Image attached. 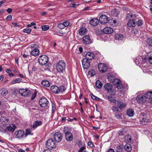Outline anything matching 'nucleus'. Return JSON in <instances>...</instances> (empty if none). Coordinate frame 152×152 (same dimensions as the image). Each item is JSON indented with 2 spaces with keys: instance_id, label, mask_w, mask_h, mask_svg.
<instances>
[{
  "instance_id": "1",
  "label": "nucleus",
  "mask_w": 152,
  "mask_h": 152,
  "mask_svg": "<svg viewBox=\"0 0 152 152\" xmlns=\"http://www.w3.org/2000/svg\"><path fill=\"white\" fill-rule=\"evenodd\" d=\"M39 46L38 44L36 43L31 44L29 47L31 49V54L34 56H38L39 53V51L38 49Z\"/></svg>"
},
{
  "instance_id": "2",
  "label": "nucleus",
  "mask_w": 152,
  "mask_h": 152,
  "mask_svg": "<svg viewBox=\"0 0 152 152\" xmlns=\"http://www.w3.org/2000/svg\"><path fill=\"white\" fill-rule=\"evenodd\" d=\"M66 89V88L63 86H60L59 87L56 86H53L50 87V89L51 91L56 94L64 92Z\"/></svg>"
},
{
  "instance_id": "3",
  "label": "nucleus",
  "mask_w": 152,
  "mask_h": 152,
  "mask_svg": "<svg viewBox=\"0 0 152 152\" xmlns=\"http://www.w3.org/2000/svg\"><path fill=\"white\" fill-rule=\"evenodd\" d=\"M56 68L58 72H63L66 68L65 62L62 60L59 61L56 65Z\"/></svg>"
},
{
  "instance_id": "4",
  "label": "nucleus",
  "mask_w": 152,
  "mask_h": 152,
  "mask_svg": "<svg viewBox=\"0 0 152 152\" xmlns=\"http://www.w3.org/2000/svg\"><path fill=\"white\" fill-rule=\"evenodd\" d=\"M114 85L120 91L122 92L125 89L128 88V86L127 85H122L121 81L118 79H117L115 80V83Z\"/></svg>"
},
{
  "instance_id": "5",
  "label": "nucleus",
  "mask_w": 152,
  "mask_h": 152,
  "mask_svg": "<svg viewBox=\"0 0 152 152\" xmlns=\"http://www.w3.org/2000/svg\"><path fill=\"white\" fill-rule=\"evenodd\" d=\"M16 128V127L15 125L11 124L7 127L5 126H3V127H0V130L4 133L6 132L7 131L13 132H14Z\"/></svg>"
},
{
  "instance_id": "6",
  "label": "nucleus",
  "mask_w": 152,
  "mask_h": 152,
  "mask_svg": "<svg viewBox=\"0 0 152 152\" xmlns=\"http://www.w3.org/2000/svg\"><path fill=\"white\" fill-rule=\"evenodd\" d=\"M134 16H133L131 13L128 14L127 17V19H129V20L128 23L127 25L130 27H133L135 26L136 23L135 20L134 19Z\"/></svg>"
},
{
  "instance_id": "7",
  "label": "nucleus",
  "mask_w": 152,
  "mask_h": 152,
  "mask_svg": "<svg viewBox=\"0 0 152 152\" xmlns=\"http://www.w3.org/2000/svg\"><path fill=\"white\" fill-rule=\"evenodd\" d=\"M67 129L68 128L66 127H64V129L65 139L67 141H71L73 140V136L71 132L67 130Z\"/></svg>"
},
{
  "instance_id": "8",
  "label": "nucleus",
  "mask_w": 152,
  "mask_h": 152,
  "mask_svg": "<svg viewBox=\"0 0 152 152\" xmlns=\"http://www.w3.org/2000/svg\"><path fill=\"white\" fill-rule=\"evenodd\" d=\"M14 135L15 138L20 139L26 137L25 132L22 130L16 131L15 132Z\"/></svg>"
},
{
  "instance_id": "9",
  "label": "nucleus",
  "mask_w": 152,
  "mask_h": 152,
  "mask_svg": "<svg viewBox=\"0 0 152 152\" xmlns=\"http://www.w3.org/2000/svg\"><path fill=\"white\" fill-rule=\"evenodd\" d=\"M48 61V57L46 55H43L40 56L38 59L39 64L41 65H44L46 64Z\"/></svg>"
},
{
  "instance_id": "10",
  "label": "nucleus",
  "mask_w": 152,
  "mask_h": 152,
  "mask_svg": "<svg viewBox=\"0 0 152 152\" xmlns=\"http://www.w3.org/2000/svg\"><path fill=\"white\" fill-rule=\"evenodd\" d=\"M104 87L105 89L109 93H110L111 94L114 95L115 94V91L112 89V86L110 83L105 84Z\"/></svg>"
},
{
  "instance_id": "11",
  "label": "nucleus",
  "mask_w": 152,
  "mask_h": 152,
  "mask_svg": "<svg viewBox=\"0 0 152 152\" xmlns=\"http://www.w3.org/2000/svg\"><path fill=\"white\" fill-rule=\"evenodd\" d=\"M46 146L49 149L53 148L56 146L55 142L52 139H48L46 142Z\"/></svg>"
},
{
  "instance_id": "12",
  "label": "nucleus",
  "mask_w": 152,
  "mask_h": 152,
  "mask_svg": "<svg viewBox=\"0 0 152 152\" xmlns=\"http://www.w3.org/2000/svg\"><path fill=\"white\" fill-rule=\"evenodd\" d=\"M48 102L45 98H41L39 101V104L40 106L45 107L47 106Z\"/></svg>"
},
{
  "instance_id": "13",
  "label": "nucleus",
  "mask_w": 152,
  "mask_h": 152,
  "mask_svg": "<svg viewBox=\"0 0 152 152\" xmlns=\"http://www.w3.org/2000/svg\"><path fill=\"white\" fill-rule=\"evenodd\" d=\"M19 92L21 95L24 96H28L30 93V91L27 89H20Z\"/></svg>"
},
{
  "instance_id": "14",
  "label": "nucleus",
  "mask_w": 152,
  "mask_h": 152,
  "mask_svg": "<svg viewBox=\"0 0 152 152\" xmlns=\"http://www.w3.org/2000/svg\"><path fill=\"white\" fill-rule=\"evenodd\" d=\"M98 67L99 71L102 73L105 72L107 69V66L103 63L99 64Z\"/></svg>"
},
{
  "instance_id": "15",
  "label": "nucleus",
  "mask_w": 152,
  "mask_h": 152,
  "mask_svg": "<svg viewBox=\"0 0 152 152\" xmlns=\"http://www.w3.org/2000/svg\"><path fill=\"white\" fill-rule=\"evenodd\" d=\"M83 42L85 45L88 44L92 42V40L90 37L88 35L84 36L82 38Z\"/></svg>"
},
{
  "instance_id": "16",
  "label": "nucleus",
  "mask_w": 152,
  "mask_h": 152,
  "mask_svg": "<svg viewBox=\"0 0 152 152\" xmlns=\"http://www.w3.org/2000/svg\"><path fill=\"white\" fill-rule=\"evenodd\" d=\"M99 20L101 24H104L107 23L108 22L109 19L107 16L102 15L99 18Z\"/></svg>"
},
{
  "instance_id": "17",
  "label": "nucleus",
  "mask_w": 152,
  "mask_h": 152,
  "mask_svg": "<svg viewBox=\"0 0 152 152\" xmlns=\"http://www.w3.org/2000/svg\"><path fill=\"white\" fill-rule=\"evenodd\" d=\"M62 138V134L59 132H56L54 135V139L55 140L56 142H59L60 141Z\"/></svg>"
},
{
  "instance_id": "18",
  "label": "nucleus",
  "mask_w": 152,
  "mask_h": 152,
  "mask_svg": "<svg viewBox=\"0 0 152 152\" xmlns=\"http://www.w3.org/2000/svg\"><path fill=\"white\" fill-rule=\"evenodd\" d=\"M82 65L84 69H87L90 67V62L87 59L84 58L83 60Z\"/></svg>"
},
{
  "instance_id": "19",
  "label": "nucleus",
  "mask_w": 152,
  "mask_h": 152,
  "mask_svg": "<svg viewBox=\"0 0 152 152\" xmlns=\"http://www.w3.org/2000/svg\"><path fill=\"white\" fill-rule=\"evenodd\" d=\"M136 99L137 101L140 103H145L146 100V97L142 95H139L136 98Z\"/></svg>"
},
{
  "instance_id": "20",
  "label": "nucleus",
  "mask_w": 152,
  "mask_h": 152,
  "mask_svg": "<svg viewBox=\"0 0 152 152\" xmlns=\"http://www.w3.org/2000/svg\"><path fill=\"white\" fill-rule=\"evenodd\" d=\"M42 122L40 121H36L33 123V124L31 126V129L34 130L37 127L42 124Z\"/></svg>"
},
{
  "instance_id": "21",
  "label": "nucleus",
  "mask_w": 152,
  "mask_h": 152,
  "mask_svg": "<svg viewBox=\"0 0 152 152\" xmlns=\"http://www.w3.org/2000/svg\"><path fill=\"white\" fill-rule=\"evenodd\" d=\"M85 56V58L89 60L94 58L95 57V55L93 52H88L86 54Z\"/></svg>"
},
{
  "instance_id": "22",
  "label": "nucleus",
  "mask_w": 152,
  "mask_h": 152,
  "mask_svg": "<svg viewBox=\"0 0 152 152\" xmlns=\"http://www.w3.org/2000/svg\"><path fill=\"white\" fill-rule=\"evenodd\" d=\"M89 23L91 25L95 26L99 24V20L96 18H93L90 20Z\"/></svg>"
},
{
  "instance_id": "23",
  "label": "nucleus",
  "mask_w": 152,
  "mask_h": 152,
  "mask_svg": "<svg viewBox=\"0 0 152 152\" xmlns=\"http://www.w3.org/2000/svg\"><path fill=\"white\" fill-rule=\"evenodd\" d=\"M113 31V30L111 28L109 27H106L103 30V32L106 34H110Z\"/></svg>"
},
{
  "instance_id": "24",
  "label": "nucleus",
  "mask_w": 152,
  "mask_h": 152,
  "mask_svg": "<svg viewBox=\"0 0 152 152\" xmlns=\"http://www.w3.org/2000/svg\"><path fill=\"white\" fill-rule=\"evenodd\" d=\"M87 29L86 28L84 27H83L80 28L79 30V33L80 35H84L86 32Z\"/></svg>"
},
{
  "instance_id": "25",
  "label": "nucleus",
  "mask_w": 152,
  "mask_h": 152,
  "mask_svg": "<svg viewBox=\"0 0 152 152\" xmlns=\"http://www.w3.org/2000/svg\"><path fill=\"white\" fill-rule=\"evenodd\" d=\"M117 105L118 106L119 108L121 109H124L126 106L125 103H123L120 101H118L117 103Z\"/></svg>"
},
{
  "instance_id": "26",
  "label": "nucleus",
  "mask_w": 152,
  "mask_h": 152,
  "mask_svg": "<svg viewBox=\"0 0 152 152\" xmlns=\"http://www.w3.org/2000/svg\"><path fill=\"white\" fill-rule=\"evenodd\" d=\"M115 38L116 40H122L124 39V36L121 34H117L115 35Z\"/></svg>"
},
{
  "instance_id": "27",
  "label": "nucleus",
  "mask_w": 152,
  "mask_h": 152,
  "mask_svg": "<svg viewBox=\"0 0 152 152\" xmlns=\"http://www.w3.org/2000/svg\"><path fill=\"white\" fill-rule=\"evenodd\" d=\"M42 85L45 87H49L50 86V83L47 80H44L41 82Z\"/></svg>"
},
{
  "instance_id": "28",
  "label": "nucleus",
  "mask_w": 152,
  "mask_h": 152,
  "mask_svg": "<svg viewBox=\"0 0 152 152\" xmlns=\"http://www.w3.org/2000/svg\"><path fill=\"white\" fill-rule=\"evenodd\" d=\"M0 93L1 95L6 96L8 93V91L6 88H3L1 90Z\"/></svg>"
},
{
  "instance_id": "29",
  "label": "nucleus",
  "mask_w": 152,
  "mask_h": 152,
  "mask_svg": "<svg viewBox=\"0 0 152 152\" xmlns=\"http://www.w3.org/2000/svg\"><path fill=\"white\" fill-rule=\"evenodd\" d=\"M107 78L108 80L110 82L113 83L114 85L115 83V80L117 79H115L113 76L110 75L108 76Z\"/></svg>"
},
{
  "instance_id": "30",
  "label": "nucleus",
  "mask_w": 152,
  "mask_h": 152,
  "mask_svg": "<svg viewBox=\"0 0 152 152\" xmlns=\"http://www.w3.org/2000/svg\"><path fill=\"white\" fill-rule=\"evenodd\" d=\"M127 115L130 117H132L134 115V110L132 109L128 110L127 111Z\"/></svg>"
},
{
  "instance_id": "31",
  "label": "nucleus",
  "mask_w": 152,
  "mask_h": 152,
  "mask_svg": "<svg viewBox=\"0 0 152 152\" xmlns=\"http://www.w3.org/2000/svg\"><path fill=\"white\" fill-rule=\"evenodd\" d=\"M22 79L20 78H18L10 82L11 85L17 83H19L22 81Z\"/></svg>"
},
{
  "instance_id": "32",
  "label": "nucleus",
  "mask_w": 152,
  "mask_h": 152,
  "mask_svg": "<svg viewBox=\"0 0 152 152\" xmlns=\"http://www.w3.org/2000/svg\"><path fill=\"white\" fill-rule=\"evenodd\" d=\"M107 98L110 101L115 104V105H117V103L118 101H116L114 99V98L109 96H107Z\"/></svg>"
},
{
  "instance_id": "33",
  "label": "nucleus",
  "mask_w": 152,
  "mask_h": 152,
  "mask_svg": "<svg viewBox=\"0 0 152 152\" xmlns=\"http://www.w3.org/2000/svg\"><path fill=\"white\" fill-rule=\"evenodd\" d=\"M145 96L146 99H151L152 98V91L148 92L145 93Z\"/></svg>"
},
{
  "instance_id": "34",
  "label": "nucleus",
  "mask_w": 152,
  "mask_h": 152,
  "mask_svg": "<svg viewBox=\"0 0 152 152\" xmlns=\"http://www.w3.org/2000/svg\"><path fill=\"white\" fill-rule=\"evenodd\" d=\"M2 124L3 125L8 124L9 123V119L6 117H3L2 119Z\"/></svg>"
},
{
  "instance_id": "35",
  "label": "nucleus",
  "mask_w": 152,
  "mask_h": 152,
  "mask_svg": "<svg viewBox=\"0 0 152 152\" xmlns=\"http://www.w3.org/2000/svg\"><path fill=\"white\" fill-rule=\"evenodd\" d=\"M125 149L127 152H130L132 150L131 145L128 143L126 144L124 146Z\"/></svg>"
},
{
  "instance_id": "36",
  "label": "nucleus",
  "mask_w": 152,
  "mask_h": 152,
  "mask_svg": "<svg viewBox=\"0 0 152 152\" xmlns=\"http://www.w3.org/2000/svg\"><path fill=\"white\" fill-rule=\"evenodd\" d=\"M102 83L99 80H97L96 81V87L98 88H101L102 86Z\"/></svg>"
},
{
  "instance_id": "37",
  "label": "nucleus",
  "mask_w": 152,
  "mask_h": 152,
  "mask_svg": "<svg viewBox=\"0 0 152 152\" xmlns=\"http://www.w3.org/2000/svg\"><path fill=\"white\" fill-rule=\"evenodd\" d=\"M147 43L150 46H152V38H149L147 40Z\"/></svg>"
},
{
  "instance_id": "38",
  "label": "nucleus",
  "mask_w": 152,
  "mask_h": 152,
  "mask_svg": "<svg viewBox=\"0 0 152 152\" xmlns=\"http://www.w3.org/2000/svg\"><path fill=\"white\" fill-rule=\"evenodd\" d=\"M136 64L137 65L142 63V61L140 58H137L135 60Z\"/></svg>"
},
{
  "instance_id": "39",
  "label": "nucleus",
  "mask_w": 152,
  "mask_h": 152,
  "mask_svg": "<svg viewBox=\"0 0 152 152\" xmlns=\"http://www.w3.org/2000/svg\"><path fill=\"white\" fill-rule=\"evenodd\" d=\"M42 30L43 31H46L49 28L48 25H44L42 26Z\"/></svg>"
},
{
  "instance_id": "40",
  "label": "nucleus",
  "mask_w": 152,
  "mask_h": 152,
  "mask_svg": "<svg viewBox=\"0 0 152 152\" xmlns=\"http://www.w3.org/2000/svg\"><path fill=\"white\" fill-rule=\"evenodd\" d=\"M31 29L28 28H25L23 29V31L24 33H27L28 34H30L31 32Z\"/></svg>"
},
{
  "instance_id": "41",
  "label": "nucleus",
  "mask_w": 152,
  "mask_h": 152,
  "mask_svg": "<svg viewBox=\"0 0 152 152\" xmlns=\"http://www.w3.org/2000/svg\"><path fill=\"white\" fill-rule=\"evenodd\" d=\"M6 72L9 74V75L10 76H12L13 77L14 76V75L13 73H12V71L9 69H7L6 70Z\"/></svg>"
},
{
  "instance_id": "42",
  "label": "nucleus",
  "mask_w": 152,
  "mask_h": 152,
  "mask_svg": "<svg viewBox=\"0 0 152 152\" xmlns=\"http://www.w3.org/2000/svg\"><path fill=\"white\" fill-rule=\"evenodd\" d=\"M91 98L95 100H98L99 99V98L95 96L93 94H91Z\"/></svg>"
},
{
  "instance_id": "43",
  "label": "nucleus",
  "mask_w": 152,
  "mask_h": 152,
  "mask_svg": "<svg viewBox=\"0 0 152 152\" xmlns=\"http://www.w3.org/2000/svg\"><path fill=\"white\" fill-rule=\"evenodd\" d=\"M63 24L65 27L68 26L69 24V22L67 20H66L63 22Z\"/></svg>"
},
{
  "instance_id": "44",
  "label": "nucleus",
  "mask_w": 152,
  "mask_h": 152,
  "mask_svg": "<svg viewBox=\"0 0 152 152\" xmlns=\"http://www.w3.org/2000/svg\"><path fill=\"white\" fill-rule=\"evenodd\" d=\"M58 27L60 29H63L65 28L63 23L58 24Z\"/></svg>"
},
{
  "instance_id": "45",
  "label": "nucleus",
  "mask_w": 152,
  "mask_h": 152,
  "mask_svg": "<svg viewBox=\"0 0 152 152\" xmlns=\"http://www.w3.org/2000/svg\"><path fill=\"white\" fill-rule=\"evenodd\" d=\"M31 133V130L30 129H27L26 130V133H25V134L26 135V137L27 136V135L30 134Z\"/></svg>"
},
{
  "instance_id": "46",
  "label": "nucleus",
  "mask_w": 152,
  "mask_h": 152,
  "mask_svg": "<svg viewBox=\"0 0 152 152\" xmlns=\"http://www.w3.org/2000/svg\"><path fill=\"white\" fill-rule=\"evenodd\" d=\"M142 23L143 21H142V20H139L137 22L136 24L137 25V26H139L142 25Z\"/></svg>"
},
{
  "instance_id": "47",
  "label": "nucleus",
  "mask_w": 152,
  "mask_h": 152,
  "mask_svg": "<svg viewBox=\"0 0 152 152\" xmlns=\"http://www.w3.org/2000/svg\"><path fill=\"white\" fill-rule=\"evenodd\" d=\"M112 110L113 111L115 112H118L119 111L118 108L117 107H113Z\"/></svg>"
},
{
  "instance_id": "48",
  "label": "nucleus",
  "mask_w": 152,
  "mask_h": 152,
  "mask_svg": "<svg viewBox=\"0 0 152 152\" xmlns=\"http://www.w3.org/2000/svg\"><path fill=\"white\" fill-rule=\"evenodd\" d=\"M89 74L91 75V76H94L95 74V71L94 70H91V71H89Z\"/></svg>"
},
{
  "instance_id": "49",
  "label": "nucleus",
  "mask_w": 152,
  "mask_h": 152,
  "mask_svg": "<svg viewBox=\"0 0 152 152\" xmlns=\"http://www.w3.org/2000/svg\"><path fill=\"white\" fill-rule=\"evenodd\" d=\"M115 117L118 119H120L122 118L121 115L119 114H116L115 115Z\"/></svg>"
},
{
  "instance_id": "50",
  "label": "nucleus",
  "mask_w": 152,
  "mask_h": 152,
  "mask_svg": "<svg viewBox=\"0 0 152 152\" xmlns=\"http://www.w3.org/2000/svg\"><path fill=\"white\" fill-rule=\"evenodd\" d=\"M36 25V23L34 22H31L30 24H29L27 25V26L28 27H30L32 26H34Z\"/></svg>"
},
{
  "instance_id": "51",
  "label": "nucleus",
  "mask_w": 152,
  "mask_h": 152,
  "mask_svg": "<svg viewBox=\"0 0 152 152\" xmlns=\"http://www.w3.org/2000/svg\"><path fill=\"white\" fill-rule=\"evenodd\" d=\"M12 18V16L11 15H9L7 16L6 18V19L8 20H11Z\"/></svg>"
},
{
  "instance_id": "52",
  "label": "nucleus",
  "mask_w": 152,
  "mask_h": 152,
  "mask_svg": "<svg viewBox=\"0 0 152 152\" xmlns=\"http://www.w3.org/2000/svg\"><path fill=\"white\" fill-rule=\"evenodd\" d=\"M85 148H86L85 147H83L81 148L79 150L78 152H82L83 151V150H84Z\"/></svg>"
},
{
  "instance_id": "53",
  "label": "nucleus",
  "mask_w": 152,
  "mask_h": 152,
  "mask_svg": "<svg viewBox=\"0 0 152 152\" xmlns=\"http://www.w3.org/2000/svg\"><path fill=\"white\" fill-rule=\"evenodd\" d=\"M88 145L90 147H92L93 146V143L91 142H88Z\"/></svg>"
},
{
  "instance_id": "54",
  "label": "nucleus",
  "mask_w": 152,
  "mask_h": 152,
  "mask_svg": "<svg viewBox=\"0 0 152 152\" xmlns=\"http://www.w3.org/2000/svg\"><path fill=\"white\" fill-rule=\"evenodd\" d=\"M12 9L10 8H8L7 10V12L9 13H11L12 12Z\"/></svg>"
},
{
  "instance_id": "55",
  "label": "nucleus",
  "mask_w": 152,
  "mask_h": 152,
  "mask_svg": "<svg viewBox=\"0 0 152 152\" xmlns=\"http://www.w3.org/2000/svg\"><path fill=\"white\" fill-rule=\"evenodd\" d=\"M148 60L149 63L152 64V56L149 57L148 58Z\"/></svg>"
},
{
  "instance_id": "56",
  "label": "nucleus",
  "mask_w": 152,
  "mask_h": 152,
  "mask_svg": "<svg viewBox=\"0 0 152 152\" xmlns=\"http://www.w3.org/2000/svg\"><path fill=\"white\" fill-rule=\"evenodd\" d=\"M55 107L54 104H52V112L53 113L54 111L55 110Z\"/></svg>"
},
{
  "instance_id": "57",
  "label": "nucleus",
  "mask_w": 152,
  "mask_h": 152,
  "mask_svg": "<svg viewBox=\"0 0 152 152\" xmlns=\"http://www.w3.org/2000/svg\"><path fill=\"white\" fill-rule=\"evenodd\" d=\"M12 25H14V26H20V25H19L18 23H16L12 22Z\"/></svg>"
},
{
  "instance_id": "58",
  "label": "nucleus",
  "mask_w": 152,
  "mask_h": 152,
  "mask_svg": "<svg viewBox=\"0 0 152 152\" xmlns=\"http://www.w3.org/2000/svg\"><path fill=\"white\" fill-rule=\"evenodd\" d=\"M36 94L35 93H34V94H33L32 97L31 98V100H33L36 97Z\"/></svg>"
},
{
  "instance_id": "59",
  "label": "nucleus",
  "mask_w": 152,
  "mask_h": 152,
  "mask_svg": "<svg viewBox=\"0 0 152 152\" xmlns=\"http://www.w3.org/2000/svg\"><path fill=\"white\" fill-rule=\"evenodd\" d=\"M5 2V0H4L0 1V7L1 6L2 4Z\"/></svg>"
},
{
  "instance_id": "60",
  "label": "nucleus",
  "mask_w": 152,
  "mask_h": 152,
  "mask_svg": "<svg viewBox=\"0 0 152 152\" xmlns=\"http://www.w3.org/2000/svg\"><path fill=\"white\" fill-rule=\"evenodd\" d=\"M18 75L19 76H20V77H21L22 78H24L25 77V76L23 74L19 73L18 74Z\"/></svg>"
},
{
  "instance_id": "61",
  "label": "nucleus",
  "mask_w": 152,
  "mask_h": 152,
  "mask_svg": "<svg viewBox=\"0 0 152 152\" xmlns=\"http://www.w3.org/2000/svg\"><path fill=\"white\" fill-rule=\"evenodd\" d=\"M107 152H115L114 150L112 148H110L108 151Z\"/></svg>"
},
{
  "instance_id": "62",
  "label": "nucleus",
  "mask_w": 152,
  "mask_h": 152,
  "mask_svg": "<svg viewBox=\"0 0 152 152\" xmlns=\"http://www.w3.org/2000/svg\"><path fill=\"white\" fill-rule=\"evenodd\" d=\"M4 78V77L3 75H1L0 76V81H2L3 80Z\"/></svg>"
},
{
  "instance_id": "63",
  "label": "nucleus",
  "mask_w": 152,
  "mask_h": 152,
  "mask_svg": "<svg viewBox=\"0 0 152 152\" xmlns=\"http://www.w3.org/2000/svg\"><path fill=\"white\" fill-rule=\"evenodd\" d=\"M4 12V10L3 9L0 10V15H1Z\"/></svg>"
},
{
  "instance_id": "64",
  "label": "nucleus",
  "mask_w": 152,
  "mask_h": 152,
  "mask_svg": "<svg viewBox=\"0 0 152 152\" xmlns=\"http://www.w3.org/2000/svg\"><path fill=\"white\" fill-rule=\"evenodd\" d=\"M43 152H51V151L49 149H46V150H45L43 151Z\"/></svg>"
}]
</instances>
